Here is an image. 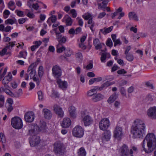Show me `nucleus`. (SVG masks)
<instances>
[{"label": "nucleus", "instance_id": "obj_31", "mask_svg": "<svg viewBox=\"0 0 156 156\" xmlns=\"http://www.w3.org/2000/svg\"><path fill=\"white\" fill-rule=\"evenodd\" d=\"M78 156H86V152L83 147H81L79 150L78 152Z\"/></svg>", "mask_w": 156, "mask_h": 156}, {"label": "nucleus", "instance_id": "obj_43", "mask_svg": "<svg viewBox=\"0 0 156 156\" xmlns=\"http://www.w3.org/2000/svg\"><path fill=\"white\" fill-rule=\"evenodd\" d=\"M106 45L110 47H111L112 46L113 43L111 38H108L106 41Z\"/></svg>", "mask_w": 156, "mask_h": 156}, {"label": "nucleus", "instance_id": "obj_34", "mask_svg": "<svg viewBox=\"0 0 156 156\" xmlns=\"http://www.w3.org/2000/svg\"><path fill=\"white\" fill-rule=\"evenodd\" d=\"M108 1H103V2L101 3H99L98 4V5L99 8L102 9H105L108 3Z\"/></svg>", "mask_w": 156, "mask_h": 156}, {"label": "nucleus", "instance_id": "obj_60", "mask_svg": "<svg viewBox=\"0 0 156 156\" xmlns=\"http://www.w3.org/2000/svg\"><path fill=\"white\" fill-rule=\"evenodd\" d=\"M4 91L7 94L10 95H12V94H13L12 93L9 89L5 88L4 90Z\"/></svg>", "mask_w": 156, "mask_h": 156}, {"label": "nucleus", "instance_id": "obj_23", "mask_svg": "<svg viewBox=\"0 0 156 156\" xmlns=\"http://www.w3.org/2000/svg\"><path fill=\"white\" fill-rule=\"evenodd\" d=\"M128 17L130 20H133L135 21H138L139 20L137 15L133 12H129L128 14Z\"/></svg>", "mask_w": 156, "mask_h": 156}, {"label": "nucleus", "instance_id": "obj_59", "mask_svg": "<svg viewBox=\"0 0 156 156\" xmlns=\"http://www.w3.org/2000/svg\"><path fill=\"white\" fill-rule=\"evenodd\" d=\"M127 83L126 81L122 80L119 83V85L120 86H122L126 85Z\"/></svg>", "mask_w": 156, "mask_h": 156}, {"label": "nucleus", "instance_id": "obj_7", "mask_svg": "<svg viewBox=\"0 0 156 156\" xmlns=\"http://www.w3.org/2000/svg\"><path fill=\"white\" fill-rule=\"evenodd\" d=\"M85 111L81 112V117L82 118V121L85 126H89L92 124L93 122V118L88 115H85Z\"/></svg>", "mask_w": 156, "mask_h": 156}, {"label": "nucleus", "instance_id": "obj_32", "mask_svg": "<svg viewBox=\"0 0 156 156\" xmlns=\"http://www.w3.org/2000/svg\"><path fill=\"white\" fill-rule=\"evenodd\" d=\"M12 79L9 78V77H8V76H5L2 80V83L6 87H8V85H7L9 81L11 80Z\"/></svg>", "mask_w": 156, "mask_h": 156}, {"label": "nucleus", "instance_id": "obj_57", "mask_svg": "<svg viewBox=\"0 0 156 156\" xmlns=\"http://www.w3.org/2000/svg\"><path fill=\"white\" fill-rule=\"evenodd\" d=\"M26 18H21L19 19L18 20V22L20 24H23L26 21Z\"/></svg>", "mask_w": 156, "mask_h": 156}, {"label": "nucleus", "instance_id": "obj_51", "mask_svg": "<svg viewBox=\"0 0 156 156\" xmlns=\"http://www.w3.org/2000/svg\"><path fill=\"white\" fill-rule=\"evenodd\" d=\"M71 51L69 50H66L65 51V55L68 57H69L71 55Z\"/></svg>", "mask_w": 156, "mask_h": 156}, {"label": "nucleus", "instance_id": "obj_35", "mask_svg": "<svg viewBox=\"0 0 156 156\" xmlns=\"http://www.w3.org/2000/svg\"><path fill=\"white\" fill-rule=\"evenodd\" d=\"M9 8L12 11H13L15 9V3L12 1H10L8 4Z\"/></svg>", "mask_w": 156, "mask_h": 156}, {"label": "nucleus", "instance_id": "obj_39", "mask_svg": "<svg viewBox=\"0 0 156 156\" xmlns=\"http://www.w3.org/2000/svg\"><path fill=\"white\" fill-rule=\"evenodd\" d=\"M126 55V58L128 61L131 62L133 60V56L132 54L129 53Z\"/></svg>", "mask_w": 156, "mask_h": 156}, {"label": "nucleus", "instance_id": "obj_53", "mask_svg": "<svg viewBox=\"0 0 156 156\" xmlns=\"http://www.w3.org/2000/svg\"><path fill=\"white\" fill-rule=\"evenodd\" d=\"M76 19L77 20H78V23L79 25L80 26H82L83 24V21L82 19H80V17H78Z\"/></svg>", "mask_w": 156, "mask_h": 156}, {"label": "nucleus", "instance_id": "obj_62", "mask_svg": "<svg viewBox=\"0 0 156 156\" xmlns=\"http://www.w3.org/2000/svg\"><path fill=\"white\" fill-rule=\"evenodd\" d=\"M33 78V79L34 81L36 82L37 85L38 86L40 84V81L39 79L38 78H36L35 76H34Z\"/></svg>", "mask_w": 156, "mask_h": 156}, {"label": "nucleus", "instance_id": "obj_41", "mask_svg": "<svg viewBox=\"0 0 156 156\" xmlns=\"http://www.w3.org/2000/svg\"><path fill=\"white\" fill-rule=\"evenodd\" d=\"M38 99L40 101L42 100L43 98V95L42 92L41 91H39L37 92Z\"/></svg>", "mask_w": 156, "mask_h": 156}, {"label": "nucleus", "instance_id": "obj_47", "mask_svg": "<svg viewBox=\"0 0 156 156\" xmlns=\"http://www.w3.org/2000/svg\"><path fill=\"white\" fill-rule=\"evenodd\" d=\"M70 12L72 15V16L73 18H75L76 17L77 13L75 9H72L70 10Z\"/></svg>", "mask_w": 156, "mask_h": 156}, {"label": "nucleus", "instance_id": "obj_26", "mask_svg": "<svg viewBox=\"0 0 156 156\" xmlns=\"http://www.w3.org/2000/svg\"><path fill=\"white\" fill-rule=\"evenodd\" d=\"M154 99V97L153 95L148 94L146 96L144 101L147 104H150L153 101Z\"/></svg>", "mask_w": 156, "mask_h": 156}, {"label": "nucleus", "instance_id": "obj_49", "mask_svg": "<svg viewBox=\"0 0 156 156\" xmlns=\"http://www.w3.org/2000/svg\"><path fill=\"white\" fill-rule=\"evenodd\" d=\"M117 73L119 75L124 74L127 73L126 71L124 69H122L120 70H119L117 71Z\"/></svg>", "mask_w": 156, "mask_h": 156}, {"label": "nucleus", "instance_id": "obj_46", "mask_svg": "<svg viewBox=\"0 0 156 156\" xmlns=\"http://www.w3.org/2000/svg\"><path fill=\"white\" fill-rule=\"evenodd\" d=\"M112 84V83L107 81L102 84V87L105 88L111 85Z\"/></svg>", "mask_w": 156, "mask_h": 156}, {"label": "nucleus", "instance_id": "obj_6", "mask_svg": "<svg viewBox=\"0 0 156 156\" xmlns=\"http://www.w3.org/2000/svg\"><path fill=\"white\" fill-rule=\"evenodd\" d=\"M11 123L14 128L17 129H21L23 126L22 119L18 117L12 118L11 119Z\"/></svg>", "mask_w": 156, "mask_h": 156}, {"label": "nucleus", "instance_id": "obj_15", "mask_svg": "<svg viewBox=\"0 0 156 156\" xmlns=\"http://www.w3.org/2000/svg\"><path fill=\"white\" fill-rule=\"evenodd\" d=\"M148 116L152 119H156V107L150 108L147 112Z\"/></svg>", "mask_w": 156, "mask_h": 156}, {"label": "nucleus", "instance_id": "obj_55", "mask_svg": "<svg viewBox=\"0 0 156 156\" xmlns=\"http://www.w3.org/2000/svg\"><path fill=\"white\" fill-rule=\"evenodd\" d=\"M79 47L83 50H85L87 48L86 46L83 43H81L79 44Z\"/></svg>", "mask_w": 156, "mask_h": 156}, {"label": "nucleus", "instance_id": "obj_40", "mask_svg": "<svg viewBox=\"0 0 156 156\" xmlns=\"http://www.w3.org/2000/svg\"><path fill=\"white\" fill-rule=\"evenodd\" d=\"M66 37L65 36H63L61 39H60L58 41L59 44L61 45V43H65L66 41Z\"/></svg>", "mask_w": 156, "mask_h": 156}, {"label": "nucleus", "instance_id": "obj_27", "mask_svg": "<svg viewBox=\"0 0 156 156\" xmlns=\"http://www.w3.org/2000/svg\"><path fill=\"white\" fill-rule=\"evenodd\" d=\"M65 19L66 25L67 26H71L73 22V20L68 15H67Z\"/></svg>", "mask_w": 156, "mask_h": 156}, {"label": "nucleus", "instance_id": "obj_9", "mask_svg": "<svg viewBox=\"0 0 156 156\" xmlns=\"http://www.w3.org/2000/svg\"><path fill=\"white\" fill-rule=\"evenodd\" d=\"M110 125L109 119L106 118L102 119L99 123V127L100 129L105 130L107 129Z\"/></svg>", "mask_w": 156, "mask_h": 156}, {"label": "nucleus", "instance_id": "obj_42", "mask_svg": "<svg viewBox=\"0 0 156 156\" xmlns=\"http://www.w3.org/2000/svg\"><path fill=\"white\" fill-rule=\"evenodd\" d=\"M60 45L58 44L57 46V51L58 53H61L63 51H65V48L64 46H62L61 47L58 48V46Z\"/></svg>", "mask_w": 156, "mask_h": 156}, {"label": "nucleus", "instance_id": "obj_22", "mask_svg": "<svg viewBox=\"0 0 156 156\" xmlns=\"http://www.w3.org/2000/svg\"><path fill=\"white\" fill-rule=\"evenodd\" d=\"M37 125V133L39 130L42 131L46 129V124L45 122L43 121H41L39 126L37 125Z\"/></svg>", "mask_w": 156, "mask_h": 156}, {"label": "nucleus", "instance_id": "obj_21", "mask_svg": "<svg viewBox=\"0 0 156 156\" xmlns=\"http://www.w3.org/2000/svg\"><path fill=\"white\" fill-rule=\"evenodd\" d=\"M104 98V96L99 93L98 94H95L92 97V101L94 102L98 101Z\"/></svg>", "mask_w": 156, "mask_h": 156}, {"label": "nucleus", "instance_id": "obj_18", "mask_svg": "<svg viewBox=\"0 0 156 156\" xmlns=\"http://www.w3.org/2000/svg\"><path fill=\"white\" fill-rule=\"evenodd\" d=\"M16 42H9L5 48L3 49L0 52V55L2 56L4 55L6 52L7 48L10 49V48H12L15 45Z\"/></svg>", "mask_w": 156, "mask_h": 156}, {"label": "nucleus", "instance_id": "obj_10", "mask_svg": "<svg viewBox=\"0 0 156 156\" xmlns=\"http://www.w3.org/2000/svg\"><path fill=\"white\" fill-rule=\"evenodd\" d=\"M113 133V136L115 138L118 139H120L123 135L122 128L118 125L116 126L114 131Z\"/></svg>", "mask_w": 156, "mask_h": 156}, {"label": "nucleus", "instance_id": "obj_19", "mask_svg": "<svg viewBox=\"0 0 156 156\" xmlns=\"http://www.w3.org/2000/svg\"><path fill=\"white\" fill-rule=\"evenodd\" d=\"M42 112L45 119H51L52 114L50 110L47 108H44Z\"/></svg>", "mask_w": 156, "mask_h": 156}, {"label": "nucleus", "instance_id": "obj_45", "mask_svg": "<svg viewBox=\"0 0 156 156\" xmlns=\"http://www.w3.org/2000/svg\"><path fill=\"white\" fill-rule=\"evenodd\" d=\"M0 137L2 142L3 143H5L6 142V140L4 134L2 133H0Z\"/></svg>", "mask_w": 156, "mask_h": 156}, {"label": "nucleus", "instance_id": "obj_5", "mask_svg": "<svg viewBox=\"0 0 156 156\" xmlns=\"http://www.w3.org/2000/svg\"><path fill=\"white\" fill-rule=\"evenodd\" d=\"M66 147L64 144L59 141L55 142L53 144V151L55 154L63 155L64 154Z\"/></svg>", "mask_w": 156, "mask_h": 156}, {"label": "nucleus", "instance_id": "obj_24", "mask_svg": "<svg viewBox=\"0 0 156 156\" xmlns=\"http://www.w3.org/2000/svg\"><path fill=\"white\" fill-rule=\"evenodd\" d=\"M111 55L109 53L107 52H103L101 55V60L102 62H105L106 58H110Z\"/></svg>", "mask_w": 156, "mask_h": 156}, {"label": "nucleus", "instance_id": "obj_38", "mask_svg": "<svg viewBox=\"0 0 156 156\" xmlns=\"http://www.w3.org/2000/svg\"><path fill=\"white\" fill-rule=\"evenodd\" d=\"M75 56L78 60H82L83 59L82 54L81 52H78L76 54Z\"/></svg>", "mask_w": 156, "mask_h": 156}, {"label": "nucleus", "instance_id": "obj_30", "mask_svg": "<svg viewBox=\"0 0 156 156\" xmlns=\"http://www.w3.org/2000/svg\"><path fill=\"white\" fill-rule=\"evenodd\" d=\"M75 111V107L73 106L71 107L69 110V112L71 117L73 118H75L76 116Z\"/></svg>", "mask_w": 156, "mask_h": 156}, {"label": "nucleus", "instance_id": "obj_29", "mask_svg": "<svg viewBox=\"0 0 156 156\" xmlns=\"http://www.w3.org/2000/svg\"><path fill=\"white\" fill-rule=\"evenodd\" d=\"M56 20V16L55 15H52L48 19L47 23L49 26H51V23L50 21H51L52 23H55Z\"/></svg>", "mask_w": 156, "mask_h": 156}, {"label": "nucleus", "instance_id": "obj_56", "mask_svg": "<svg viewBox=\"0 0 156 156\" xmlns=\"http://www.w3.org/2000/svg\"><path fill=\"white\" fill-rule=\"evenodd\" d=\"M56 39L58 40V41L63 37L61 33L60 32L56 33Z\"/></svg>", "mask_w": 156, "mask_h": 156}, {"label": "nucleus", "instance_id": "obj_48", "mask_svg": "<svg viewBox=\"0 0 156 156\" xmlns=\"http://www.w3.org/2000/svg\"><path fill=\"white\" fill-rule=\"evenodd\" d=\"M10 12L8 10H5L3 12L4 16L5 18H6L8 17V16L10 14Z\"/></svg>", "mask_w": 156, "mask_h": 156}, {"label": "nucleus", "instance_id": "obj_8", "mask_svg": "<svg viewBox=\"0 0 156 156\" xmlns=\"http://www.w3.org/2000/svg\"><path fill=\"white\" fill-rule=\"evenodd\" d=\"M72 134L74 136L79 138L81 137L84 134V129L81 126L77 125L73 129Z\"/></svg>", "mask_w": 156, "mask_h": 156}, {"label": "nucleus", "instance_id": "obj_11", "mask_svg": "<svg viewBox=\"0 0 156 156\" xmlns=\"http://www.w3.org/2000/svg\"><path fill=\"white\" fill-rule=\"evenodd\" d=\"M52 71L54 76L57 79L59 78L62 75V70L61 68L57 65H55L53 67Z\"/></svg>", "mask_w": 156, "mask_h": 156}, {"label": "nucleus", "instance_id": "obj_33", "mask_svg": "<svg viewBox=\"0 0 156 156\" xmlns=\"http://www.w3.org/2000/svg\"><path fill=\"white\" fill-rule=\"evenodd\" d=\"M17 22V21L15 19H9L5 21V23L6 24H10L12 25L14 23H16Z\"/></svg>", "mask_w": 156, "mask_h": 156}, {"label": "nucleus", "instance_id": "obj_17", "mask_svg": "<svg viewBox=\"0 0 156 156\" xmlns=\"http://www.w3.org/2000/svg\"><path fill=\"white\" fill-rule=\"evenodd\" d=\"M71 121L69 118H65L61 123V126L63 128H67L71 125Z\"/></svg>", "mask_w": 156, "mask_h": 156}, {"label": "nucleus", "instance_id": "obj_37", "mask_svg": "<svg viewBox=\"0 0 156 156\" xmlns=\"http://www.w3.org/2000/svg\"><path fill=\"white\" fill-rule=\"evenodd\" d=\"M52 93L51 95V97H54L55 98H58L59 96V95L58 92L55 90L53 89L52 90Z\"/></svg>", "mask_w": 156, "mask_h": 156}, {"label": "nucleus", "instance_id": "obj_52", "mask_svg": "<svg viewBox=\"0 0 156 156\" xmlns=\"http://www.w3.org/2000/svg\"><path fill=\"white\" fill-rule=\"evenodd\" d=\"M16 95L17 97H18L19 96L23 94V91L21 89H20L18 90L16 92Z\"/></svg>", "mask_w": 156, "mask_h": 156}, {"label": "nucleus", "instance_id": "obj_1", "mask_svg": "<svg viewBox=\"0 0 156 156\" xmlns=\"http://www.w3.org/2000/svg\"><path fill=\"white\" fill-rule=\"evenodd\" d=\"M146 126L144 122L140 119L134 121L131 129V133L133 138H142L144 134Z\"/></svg>", "mask_w": 156, "mask_h": 156}, {"label": "nucleus", "instance_id": "obj_28", "mask_svg": "<svg viewBox=\"0 0 156 156\" xmlns=\"http://www.w3.org/2000/svg\"><path fill=\"white\" fill-rule=\"evenodd\" d=\"M118 97V94L115 93H114L111 95L107 101L109 104H111Z\"/></svg>", "mask_w": 156, "mask_h": 156}, {"label": "nucleus", "instance_id": "obj_13", "mask_svg": "<svg viewBox=\"0 0 156 156\" xmlns=\"http://www.w3.org/2000/svg\"><path fill=\"white\" fill-rule=\"evenodd\" d=\"M54 110L55 113L58 116L61 118H62L64 115V113L62 108L59 106L55 105L54 106Z\"/></svg>", "mask_w": 156, "mask_h": 156}, {"label": "nucleus", "instance_id": "obj_58", "mask_svg": "<svg viewBox=\"0 0 156 156\" xmlns=\"http://www.w3.org/2000/svg\"><path fill=\"white\" fill-rule=\"evenodd\" d=\"M17 12V14L18 16L20 17H22L23 15V12L22 11L20 10H16Z\"/></svg>", "mask_w": 156, "mask_h": 156}, {"label": "nucleus", "instance_id": "obj_44", "mask_svg": "<svg viewBox=\"0 0 156 156\" xmlns=\"http://www.w3.org/2000/svg\"><path fill=\"white\" fill-rule=\"evenodd\" d=\"M82 17L85 20H87L92 18L91 16L89 13L85 14L83 15Z\"/></svg>", "mask_w": 156, "mask_h": 156}, {"label": "nucleus", "instance_id": "obj_2", "mask_svg": "<svg viewBox=\"0 0 156 156\" xmlns=\"http://www.w3.org/2000/svg\"><path fill=\"white\" fill-rule=\"evenodd\" d=\"M156 147V138L153 133H149L143 140L142 147L146 153H149L152 151Z\"/></svg>", "mask_w": 156, "mask_h": 156}, {"label": "nucleus", "instance_id": "obj_16", "mask_svg": "<svg viewBox=\"0 0 156 156\" xmlns=\"http://www.w3.org/2000/svg\"><path fill=\"white\" fill-rule=\"evenodd\" d=\"M111 133L109 130H106L102 134L101 139L103 142L108 141H109L111 138Z\"/></svg>", "mask_w": 156, "mask_h": 156}, {"label": "nucleus", "instance_id": "obj_14", "mask_svg": "<svg viewBox=\"0 0 156 156\" xmlns=\"http://www.w3.org/2000/svg\"><path fill=\"white\" fill-rule=\"evenodd\" d=\"M56 83L59 87L63 90H66L67 87V82L65 81H62L60 78L56 79Z\"/></svg>", "mask_w": 156, "mask_h": 156}, {"label": "nucleus", "instance_id": "obj_3", "mask_svg": "<svg viewBox=\"0 0 156 156\" xmlns=\"http://www.w3.org/2000/svg\"><path fill=\"white\" fill-rule=\"evenodd\" d=\"M29 133L28 134L31 136L30 137V143L32 147L37 145L40 142V139L39 137L36 136L37 133V125H33L31 124L29 125Z\"/></svg>", "mask_w": 156, "mask_h": 156}, {"label": "nucleus", "instance_id": "obj_36", "mask_svg": "<svg viewBox=\"0 0 156 156\" xmlns=\"http://www.w3.org/2000/svg\"><path fill=\"white\" fill-rule=\"evenodd\" d=\"M44 69L42 66H40L38 69V75L39 76L41 77H42L44 73Z\"/></svg>", "mask_w": 156, "mask_h": 156}, {"label": "nucleus", "instance_id": "obj_54", "mask_svg": "<svg viewBox=\"0 0 156 156\" xmlns=\"http://www.w3.org/2000/svg\"><path fill=\"white\" fill-rule=\"evenodd\" d=\"M113 42H114V46H116L117 44L120 45L121 44V42L119 39H116Z\"/></svg>", "mask_w": 156, "mask_h": 156}, {"label": "nucleus", "instance_id": "obj_61", "mask_svg": "<svg viewBox=\"0 0 156 156\" xmlns=\"http://www.w3.org/2000/svg\"><path fill=\"white\" fill-rule=\"evenodd\" d=\"M34 4L33 1H29L27 2V5L30 8L32 9V6Z\"/></svg>", "mask_w": 156, "mask_h": 156}, {"label": "nucleus", "instance_id": "obj_20", "mask_svg": "<svg viewBox=\"0 0 156 156\" xmlns=\"http://www.w3.org/2000/svg\"><path fill=\"white\" fill-rule=\"evenodd\" d=\"M129 151L128 147L125 144L123 145L122 147L121 151L122 156H128Z\"/></svg>", "mask_w": 156, "mask_h": 156}, {"label": "nucleus", "instance_id": "obj_64", "mask_svg": "<svg viewBox=\"0 0 156 156\" xmlns=\"http://www.w3.org/2000/svg\"><path fill=\"white\" fill-rule=\"evenodd\" d=\"M146 86L151 89H154V87L152 83L149 82L146 83Z\"/></svg>", "mask_w": 156, "mask_h": 156}, {"label": "nucleus", "instance_id": "obj_25", "mask_svg": "<svg viewBox=\"0 0 156 156\" xmlns=\"http://www.w3.org/2000/svg\"><path fill=\"white\" fill-rule=\"evenodd\" d=\"M113 27L112 26H110L108 28H106L105 27L103 29H101L100 31L105 35L110 32L112 30Z\"/></svg>", "mask_w": 156, "mask_h": 156}, {"label": "nucleus", "instance_id": "obj_63", "mask_svg": "<svg viewBox=\"0 0 156 156\" xmlns=\"http://www.w3.org/2000/svg\"><path fill=\"white\" fill-rule=\"evenodd\" d=\"M106 15V13L105 12H102L99 14L98 18L99 19H101L103 17Z\"/></svg>", "mask_w": 156, "mask_h": 156}, {"label": "nucleus", "instance_id": "obj_4", "mask_svg": "<svg viewBox=\"0 0 156 156\" xmlns=\"http://www.w3.org/2000/svg\"><path fill=\"white\" fill-rule=\"evenodd\" d=\"M37 65V62H34L29 66L27 73L25 74L24 76L26 80H29V76L30 79H32L35 76L36 73V69Z\"/></svg>", "mask_w": 156, "mask_h": 156}, {"label": "nucleus", "instance_id": "obj_12", "mask_svg": "<svg viewBox=\"0 0 156 156\" xmlns=\"http://www.w3.org/2000/svg\"><path fill=\"white\" fill-rule=\"evenodd\" d=\"M34 118V115L33 112H29L25 115L24 119L27 122H31L33 121Z\"/></svg>", "mask_w": 156, "mask_h": 156}, {"label": "nucleus", "instance_id": "obj_50", "mask_svg": "<svg viewBox=\"0 0 156 156\" xmlns=\"http://www.w3.org/2000/svg\"><path fill=\"white\" fill-rule=\"evenodd\" d=\"M120 90L122 94L125 96H126V91L124 87H121L120 88Z\"/></svg>", "mask_w": 156, "mask_h": 156}]
</instances>
